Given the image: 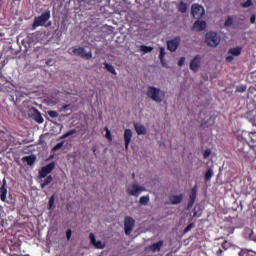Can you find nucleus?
I'll use <instances>...</instances> for the list:
<instances>
[{
	"label": "nucleus",
	"instance_id": "f257e3e1",
	"mask_svg": "<svg viewBox=\"0 0 256 256\" xmlns=\"http://www.w3.org/2000/svg\"><path fill=\"white\" fill-rule=\"evenodd\" d=\"M146 95L148 99H151L154 103H163V101H165V91L159 87L148 86L146 89Z\"/></svg>",
	"mask_w": 256,
	"mask_h": 256
},
{
	"label": "nucleus",
	"instance_id": "f03ea898",
	"mask_svg": "<svg viewBox=\"0 0 256 256\" xmlns=\"http://www.w3.org/2000/svg\"><path fill=\"white\" fill-rule=\"evenodd\" d=\"M147 191V188L139 185L137 182H131L126 186V193L132 197H139L143 192Z\"/></svg>",
	"mask_w": 256,
	"mask_h": 256
},
{
	"label": "nucleus",
	"instance_id": "7ed1b4c3",
	"mask_svg": "<svg viewBox=\"0 0 256 256\" xmlns=\"http://www.w3.org/2000/svg\"><path fill=\"white\" fill-rule=\"evenodd\" d=\"M205 43L208 47H218L219 43H221V36L217 34V32H207L205 35Z\"/></svg>",
	"mask_w": 256,
	"mask_h": 256
},
{
	"label": "nucleus",
	"instance_id": "20e7f679",
	"mask_svg": "<svg viewBox=\"0 0 256 256\" xmlns=\"http://www.w3.org/2000/svg\"><path fill=\"white\" fill-rule=\"evenodd\" d=\"M69 55H77L78 57H82V59H92L93 54L91 52H87L84 48L81 47H72L68 50Z\"/></svg>",
	"mask_w": 256,
	"mask_h": 256
},
{
	"label": "nucleus",
	"instance_id": "39448f33",
	"mask_svg": "<svg viewBox=\"0 0 256 256\" xmlns=\"http://www.w3.org/2000/svg\"><path fill=\"white\" fill-rule=\"evenodd\" d=\"M51 18V12H44L41 16L36 17L32 25V29H37V27H43L47 21Z\"/></svg>",
	"mask_w": 256,
	"mask_h": 256
},
{
	"label": "nucleus",
	"instance_id": "423d86ee",
	"mask_svg": "<svg viewBox=\"0 0 256 256\" xmlns=\"http://www.w3.org/2000/svg\"><path fill=\"white\" fill-rule=\"evenodd\" d=\"M191 13L194 19H201V17L205 15V8L199 4H193L191 7Z\"/></svg>",
	"mask_w": 256,
	"mask_h": 256
},
{
	"label": "nucleus",
	"instance_id": "0eeeda50",
	"mask_svg": "<svg viewBox=\"0 0 256 256\" xmlns=\"http://www.w3.org/2000/svg\"><path fill=\"white\" fill-rule=\"evenodd\" d=\"M179 45H181L180 37H175V38L167 41V49L171 53H175V51H177V49H179Z\"/></svg>",
	"mask_w": 256,
	"mask_h": 256
},
{
	"label": "nucleus",
	"instance_id": "6e6552de",
	"mask_svg": "<svg viewBox=\"0 0 256 256\" xmlns=\"http://www.w3.org/2000/svg\"><path fill=\"white\" fill-rule=\"evenodd\" d=\"M135 229V220L132 217L127 216L124 220V230L127 235H131Z\"/></svg>",
	"mask_w": 256,
	"mask_h": 256
},
{
	"label": "nucleus",
	"instance_id": "1a4fd4ad",
	"mask_svg": "<svg viewBox=\"0 0 256 256\" xmlns=\"http://www.w3.org/2000/svg\"><path fill=\"white\" fill-rule=\"evenodd\" d=\"M202 57L197 55L190 61V69L193 71V73H198L199 69H201V61Z\"/></svg>",
	"mask_w": 256,
	"mask_h": 256
},
{
	"label": "nucleus",
	"instance_id": "9d476101",
	"mask_svg": "<svg viewBox=\"0 0 256 256\" xmlns=\"http://www.w3.org/2000/svg\"><path fill=\"white\" fill-rule=\"evenodd\" d=\"M241 51H243V48L241 47L231 48L228 51V56L226 57V61H228V63H231V61H233L235 57H239V55H241Z\"/></svg>",
	"mask_w": 256,
	"mask_h": 256
},
{
	"label": "nucleus",
	"instance_id": "9b49d317",
	"mask_svg": "<svg viewBox=\"0 0 256 256\" xmlns=\"http://www.w3.org/2000/svg\"><path fill=\"white\" fill-rule=\"evenodd\" d=\"M53 169H55V164H53V163H50V164L42 167L41 170L39 171L40 179H45V177L47 175H49V173H51V171H53Z\"/></svg>",
	"mask_w": 256,
	"mask_h": 256
},
{
	"label": "nucleus",
	"instance_id": "f8f14e48",
	"mask_svg": "<svg viewBox=\"0 0 256 256\" xmlns=\"http://www.w3.org/2000/svg\"><path fill=\"white\" fill-rule=\"evenodd\" d=\"M89 239H90V243L91 245H93L94 247H96V249H104L105 248V242L101 241V240H97L95 238V234L91 233L89 235Z\"/></svg>",
	"mask_w": 256,
	"mask_h": 256
},
{
	"label": "nucleus",
	"instance_id": "ddd939ff",
	"mask_svg": "<svg viewBox=\"0 0 256 256\" xmlns=\"http://www.w3.org/2000/svg\"><path fill=\"white\" fill-rule=\"evenodd\" d=\"M131 139H133V131L131 129H126L124 131V143H125V150H129V143H131Z\"/></svg>",
	"mask_w": 256,
	"mask_h": 256
},
{
	"label": "nucleus",
	"instance_id": "4468645a",
	"mask_svg": "<svg viewBox=\"0 0 256 256\" xmlns=\"http://www.w3.org/2000/svg\"><path fill=\"white\" fill-rule=\"evenodd\" d=\"M206 28H207V22L203 20H198L193 25V31H197V32L205 31Z\"/></svg>",
	"mask_w": 256,
	"mask_h": 256
},
{
	"label": "nucleus",
	"instance_id": "2eb2a0df",
	"mask_svg": "<svg viewBox=\"0 0 256 256\" xmlns=\"http://www.w3.org/2000/svg\"><path fill=\"white\" fill-rule=\"evenodd\" d=\"M134 129L137 135H147V128L141 123H134Z\"/></svg>",
	"mask_w": 256,
	"mask_h": 256
},
{
	"label": "nucleus",
	"instance_id": "dca6fc26",
	"mask_svg": "<svg viewBox=\"0 0 256 256\" xmlns=\"http://www.w3.org/2000/svg\"><path fill=\"white\" fill-rule=\"evenodd\" d=\"M183 201V196L179 195H172L169 198L168 205H179Z\"/></svg>",
	"mask_w": 256,
	"mask_h": 256
},
{
	"label": "nucleus",
	"instance_id": "f3484780",
	"mask_svg": "<svg viewBox=\"0 0 256 256\" xmlns=\"http://www.w3.org/2000/svg\"><path fill=\"white\" fill-rule=\"evenodd\" d=\"M161 247H163V241H158L150 246L147 247L149 251H152V253H157L158 251H161Z\"/></svg>",
	"mask_w": 256,
	"mask_h": 256
},
{
	"label": "nucleus",
	"instance_id": "a211bd4d",
	"mask_svg": "<svg viewBox=\"0 0 256 256\" xmlns=\"http://www.w3.org/2000/svg\"><path fill=\"white\" fill-rule=\"evenodd\" d=\"M22 161L24 163H27V165H34L35 161H37V158L35 157V155H30V156L23 157Z\"/></svg>",
	"mask_w": 256,
	"mask_h": 256
},
{
	"label": "nucleus",
	"instance_id": "6ab92c4d",
	"mask_svg": "<svg viewBox=\"0 0 256 256\" xmlns=\"http://www.w3.org/2000/svg\"><path fill=\"white\" fill-rule=\"evenodd\" d=\"M32 113H33L34 119H35V121H37V123H43V121H44L43 116H41V113L37 109H32Z\"/></svg>",
	"mask_w": 256,
	"mask_h": 256
},
{
	"label": "nucleus",
	"instance_id": "aec40b11",
	"mask_svg": "<svg viewBox=\"0 0 256 256\" xmlns=\"http://www.w3.org/2000/svg\"><path fill=\"white\" fill-rule=\"evenodd\" d=\"M239 256H256V252L249 249H242L239 252Z\"/></svg>",
	"mask_w": 256,
	"mask_h": 256
},
{
	"label": "nucleus",
	"instance_id": "412c9836",
	"mask_svg": "<svg viewBox=\"0 0 256 256\" xmlns=\"http://www.w3.org/2000/svg\"><path fill=\"white\" fill-rule=\"evenodd\" d=\"M139 51L145 55L146 53H151L153 51V47L151 46H146V45H141L139 47Z\"/></svg>",
	"mask_w": 256,
	"mask_h": 256
},
{
	"label": "nucleus",
	"instance_id": "4be33fe9",
	"mask_svg": "<svg viewBox=\"0 0 256 256\" xmlns=\"http://www.w3.org/2000/svg\"><path fill=\"white\" fill-rule=\"evenodd\" d=\"M196 197H197V191H195V188H193L190 194V203L188 204V207H193Z\"/></svg>",
	"mask_w": 256,
	"mask_h": 256
},
{
	"label": "nucleus",
	"instance_id": "5701e85b",
	"mask_svg": "<svg viewBox=\"0 0 256 256\" xmlns=\"http://www.w3.org/2000/svg\"><path fill=\"white\" fill-rule=\"evenodd\" d=\"M0 199L4 203L7 202V188L5 187L0 188Z\"/></svg>",
	"mask_w": 256,
	"mask_h": 256
},
{
	"label": "nucleus",
	"instance_id": "b1692460",
	"mask_svg": "<svg viewBox=\"0 0 256 256\" xmlns=\"http://www.w3.org/2000/svg\"><path fill=\"white\" fill-rule=\"evenodd\" d=\"M104 66H105V69L109 71V73H112V75H117V71L115 70V67H113V65L109 63H105Z\"/></svg>",
	"mask_w": 256,
	"mask_h": 256
},
{
	"label": "nucleus",
	"instance_id": "393cba45",
	"mask_svg": "<svg viewBox=\"0 0 256 256\" xmlns=\"http://www.w3.org/2000/svg\"><path fill=\"white\" fill-rule=\"evenodd\" d=\"M53 181V177L52 176H48L46 179L43 180V182L41 183V188L45 189L47 187V185H49L51 182Z\"/></svg>",
	"mask_w": 256,
	"mask_h": 256
},
{
	"label": "nucleus",
	"instance_id": "a878e982",
	"mask_svg": "<svg viewBox=\"0 0 256 256\" xmlns=\"http://www.w3.org/2000/svg\"><path fill=\"white\" fill-rule=\"evenodd\" d=\"M150 201L149 196H142L140 197L139 203L140 205H147Z\"/></svg>",
	"mask_w": 256,
	"mask_h": 256
},
{
	"label": "nucleus",
	"instance_id": "bb28decb",
	"mask_svg": "<svg viewBox=\"0 0 256 256\" xmlns=\"http://www.w3.org/2000/svg\"><path fill=\"white\" fill-rule=\"evenodd\" d=\"M48 209H55V195L51 196L48 203Z\"/></svg>",
	"mask_w": 256,
	"mask_h": 256
},
{
	"label": "nucleus",
	"instance_id": "cd10ccee",
	"mask_svg": "<svg viewBox=\"0 0 256 256\" xmlns=\"http://www.w3.org/2000/svg\"><path fill=\"white\" fill-rule=\"evenodd\" d=\"M165 55H166L165 48L161 47L160 48V55H159L160 63H163V59H165Z\"/></svg>",
	"mask_w": 256,
	"mask_h": 256
},
{
	"label": "nucleus",
	"instance_id": "c85d7f7f",
	"mask_svg": "<svg viewBox=\"0 0 256 256\" xmlns=\"http://www.w3.org/2000/svg\"><path fill=\"white\" fill-rule=\"evenodd\" d=\"M104 130L106 131V135H105L106 139L108 141H113V136L111 135V131L109 130V128L105 127Z\"/></svg>",
	"mask_w": 256,
	"mask_h": 256
},
{
	"label": "nucleus",
	"instance_id": "c756f323",
	"mask_svg": "<svg viewBox=\"0 0 256 256\" xmlns=\"http://www.w3.org/2000/svg\"><path fill=\"white\" fill-rule=\"evenodd\" d=\"M179 11H181V13H185V11H187V4L181 2L178 6Z\"/></svg>",
	"mask_w": 256,
	"mask_h": 256
},
{
	"label": "nucleus",
	"instance_id": "7c9ffc66",
	"mask_svg": "<svg viewBox=\"0 0 256 256\" xmlns=\"http://www.w3.org/2000/svg\"><path fill=\"white\" fill-rule=\"evenodd\" d=\"M47 114H48L49 117H51L52 119H56V117H59V112H58V111H48Z\"/></svg>",
	"mask_w": 256,
	"mask_h": 256
},
{
	"label": "nucleus",
	"instance_id": "2f4dec72",
	"mask_svg": "<svg viewBox=\"0 0 256 256\" xmlns=\"http://www.w3.org/2000/svg\"><path fill=\"white\" fill-rule=\"evenodd\" d=\"M75 133H77V130H71L64 134L63 136H61V139H67V137H71V135H75Z\"/></svg>",
	"mask_w": 256,
	"mask_h": 256
},
{
	"label": "nucleus",
	"instance_id": "473e14b6",
	"mask_svg": "<svg viewBox=\"0 0 256 256\" xmlns=\"http://www.w3.org/2000/svg\"><path fill=\"white\" fill-rule=\"evenodd\" d=\"M211 177H213V170L209 169L206 174H205V179L206 181H209L211 179Z\"/></svg>",
	"mask_w": 256,
	"mask_h": 256
},
{
	"label": "nucleus",
	"instance_id": "72a5a7b5",
	"mask_svg": "<svg viewBox=\"0 0 256 256\" xmlns=\"http://www.w3.org/2000/svg\"><path fill=\"white\" fill-rule=\"evenodd\" d=\"M225 27H231V25H233V18L232 17H228L227 20L225 21Z\"/></svg>",
	"mask_w": 256,
	"mask_h": 256
},
{
	"label": "nucleus",
	"instance_id": "f704fd0d",
	"mask_svg": "<svg viewBox=\"0 0 256 256\" xmlns=\"http://www.w3.org/2000/svg\"><path fill=\"white\" fill-rule=\"evenodd\" d=\"M193 217H201V209L194 208Z\"/></svg>",
	"mask_w": 256,
	"mask_h": 256
},
{
	"label": "nucleus",
	"instance_id": "c9c22d12",
	"mask_svg": "<svg viewBox=\"0 0 256 256\" xmlns=\"http://www.w3.org/2000/svg\"><path fill=\"white\" fill-rule=\"evenodd\" d=\"M251 5H253L252 0H247L242 4V7L247 8V7H251Z\"/></svg>",
	"mask_w": 256,
	"mask_h": 256
},
{
	"label": "nucleus",
	"instance_id": "e433bc0d",
	"mask_svg": "<svg viewBox=\"0 0 256 256\" xmlns=\"http://www.w3.org/2000/svg\"><path fill=\"white\" fill-rule=\"evenodd\" d=\"M186 58L181 57L180 60L178 61V67H183L185 65Z\"/></svg>",
	"mask_w": 256,
	"mask_h": 256
},
{
	"label": "nucleus",
	"instance_id": "4c0bfd02",
	"mask_svg": "<svg viewBox=\"0 0 256 256\" xmlns=\"http://www.w3.org/2000/svg\"><path fill=\"white\" fill-rule=\"evenodd\" d=\"M255 135H256V133H255V132H251V133H249V137H250V139H251L252 143H255V141H256V139H255Z\"/></svg>",
	"mask_w": 256,
	"mask_h": 256
},
{
	"label": "nucleus",
	"instance_id": "58836bf2",
	"mask_svg": "<svg viewBox=\"0 0 256 256\" xmlns=\"http://www.w3.org/2000/svg\"><path fill=\"white\" fill-rule=\"evenodd\" d=\"M61 147H63V143H58V144L53 148V151H59V149H61Z\"/></svg>",
	"mask_w": 256,
	"mask_h": 256
},
{
	"label": "nucleus",
	"instance_id": "ea45409f",
	"mask_svg": "<svg viewBox=\"0 0 256 256\" xmlns=\"http://www.w3.org/2000/svg\"><path fill=\"white\" fill-rule=\"evenodd\" d=\"M71 235H72L71 230H67V232H66L67 241H70V240H71Z\"/></svg>",
	"mask_w": 256,
	"mask_h": 256
},
{
	"label": "nucleus",
	"instance_id": "a19ab883",
	"mask_svg": "<svg viewBox=\"0 0 256 256\" xmlns=\"http://www.w3.org/2000/svg\"><path fill=\"white\" fill-rule=\"evenodd\" d=\"M191 229H193V224H189L186 229H185V233H188V231H190Z\"/></svg>",
	"mask_w": 256,
	"mask_h": 256
},
{
	"label": "nucleus",
	"instance_id": "79ce46f5",
	"mask_svg": "<svg viewBox=\"0 0 256 256\" xmlns=\"http://www.w3.org/2000/svg\"><path fill=\"white\" fill-rule=\"evenodd\" d=\"M209 155H211V152L210 151H205V153H204L205 159H207V157H209Z\"/></svg>",
	"mask_w": 256,
	"mask_h": 256
},
{
	"label": "nucleus",
	"instance_id": "37998d69",
	"mask_svg": "<svg viewBox=\"0 0 256 256\" xmlns=\"http://www.w3.org/2000/svg\"><path fill=\"white\" fill-rule=\"evenodd\" d=\"M1 187H4V189H7V181L5 179L3 180V184Z\"/></svg>",
	"mask_w": 256,
	"mask_h": 256
},
{
	"label": "nucleus",
	"instance_id": "c03bdc74",
	"mask_svg": "<svg viewBox=\"0 0 256 256\" xmlns=\"http://www.w3.org/2000/svg\"><path fill=\"white\" fill-rule=\"evenodd\" d=\"M250 22H251L252 24L255 23V15H252V16H251Z\"/></svg>",
	"mask_w": 256,
	"mask_h": 256
},
{
	"label": "nucleus",
	"instance_id": "a18cd8bd",
	"mask_svg": "<svg viewBox=\"0 0 256 256\" xmlns=\"http://www.w3.org/2000/svg\"><path fill=\"white\" fill-rule=\"evenodd\" d=\"M67 107H69V105H65L62 107L63 111H65V109H67Z\"/></svg>",
	"mask_w": 256,
	"mask_h": 256
},
{
	"label": "nucleus",
	"instance_id": "49530a36",
	"mask_svg": "<svg viewBox=\"0 0 256 256\" xmlns=\"http://www.w3.org/2000/svg\"><path fill=\"white\" fill-rule=\"evenodd\" d=\"M161 64L165 67V58H163V62H161Z\"/></svg>",
	"mask_w": 256,
	"mask_h": 256
},
{
	"label": "nucleus",
	"instance_id": "de8ad7c7",
	"mask_svg": "<svg viewBox=\"0 0 256 256\" xmlns=\"http://www.w3.org/2000/svg\"><path fill=\"white\" fill-rule=\"evenodd\" d=\"M222 251H223V250L219 249V250H218V253H222Z\"/></svg>",
	"mask_w": 256,
	"mask_h": 256
},
{
	"label": "nucleus",
	"instance_id": "09e8293b",
	"mask_svg": "<svg viewBox=\"0 0 256 256\" xmlns=\"http://www.w3.org/2000/svg\"><path fill=\"white\" fill-rule=\"evenodd\" d=\"M245 89H246V88L244 87L242 90H238V91H245Z\"/></svg>",
	"mask_w": 256,
	"mask_h": 256
},
{
	"label": "nucleus",
	"instance_id": "8fccbe9b",
	"mask_svg": "<svg viewBox=\"0 0 256 256\" xmlns=\"http://www.w3.org/2000/svg\"><path fill=\"white\" fill-rule=\"evenodd\" d=\"M253 241H255V242H256V237H255V238H253Z\"/></svg>",
	"mask_w": 256,
	"mask_h": 256
}]
</instances>
